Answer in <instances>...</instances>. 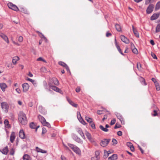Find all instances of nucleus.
<instances>
[{"instance_id": "3c124183", "label": "nucleus", "mask_w": 160, "mask_h": 160, "mask_svg": "<svg viewBox=\"0 0 160 160\" xmlns=\"http://www.w3.org/2000/svg\"><path fill=\"white\" fill-rule=\"evenodd\" d=\"M37 61H43V62H46V61L43 59L41 57H40L38 58L37 59Z\"/></svg>"}, {"instance_id": "69168bd1", "label": "nucleus", "mask_w": 160, "mask_h": 160, "mask_svg": "<svg viewBox=\"0 0 160 160\" xmlns=\"http://www.w3.org/2000/svg\"><path fill=\"white\" fill-rule=\"evenodd\" d=\"M112 35V34L111 33H109L108 32H107L106 34V36L107 37H109V36H111Z\"/></svg>"}, {"instance_id": "aec40b11", "label": "nucleus", "mask_w": 160, "mask_h": 160, "mask_svg": "<svg viewBox=\"0 0 160 160\" xmlns=\"http://www.w3.org/2000/svg\"><path fill=\"white\" fill-rule=\"evenodd\" d=\"M132 30L133 31V32L135 35V36L137 37V38L139 37V34L137 30L136 29H135L134 28V26L132 25Z\"/></svg>"}, {"instance_id": "2f4dec72", "label": "nucleus", "mask_w": 160, "mask_h": 160, "mask_svg": "<svg viewBox=\"0 0 160 160\" xmlns=\"http://www.w3.org/2000/svg\"><path fill=\"white\" fill-rule=\"evenodd\" d=\"M25 138V134L23 130H21V138L24 139Z\"/></svg>"}, {"instance_id": "f704fd0d", "label": "nucleus", "mask_w": 160, "mask_h": 160, "mask_svg": "<svg viewBox=\"0 0 160 160\" xmlns=\"http://www.w3.org/2000/svg\"><path fill=\"white\" fill-rule=\"evenodd\" d=\"M160 8V1L158 2L156 4L155 10H157L159 9Z\"/></svg>"}, {"instance_id": "b1692460", "label": "nucleus", "mask_w": 160, "mask_h": 160, "mask_svg": "<svg viewBox=\"0 0 160 160\" xmlns=\"http://www.w3.org/2000/svg\"><path fill=\"white\" fill-rule=\"evenodd\" d=\"M4 124L5 128H9L10 127V125L9 124V122L8 120L5 119L4 121Z\"/></svg>"}, {"instance_id": "c756f323", "label": "nucleus", "mask_w": 160, "mask_h": 160, "mask_svg": "<svg viewBox=\"0 0 160 160\" xmlns=\"http://www.w3.org/2000/svg\"><path fill=\"white\" fill-rule=\"evenodd\" d=\"M109 151H108V152H107L106 150H104V158H106L108 157V156L109 153Z\"/></svg>"}, {"instance_id": "39448f33", "label": "nucleus", "mask_w": 160, "mask_h": 160, "mask_svg": "<svg viewBox=\"0 0 160 160\" xmlns=\"http://www.w3.org/2000/svg\"><path fill=\"white\" fill-rule=\"evenodd\" d=\"M154 5L153 4H150L146 10V12L147 14L151 13L153 10Z\"/></svg>"}, {"instance_id": "5701e85b", "label": "nucleus", "mask_w": 160, "mask_h": 160, "mask_svg": "<svg viewBox=\"0 0 160 160\" xmlns=\"http://www.w3.org/2000/svg\"><path fill=\"white\" fill-rule=\"evenodd\" d=\"M52 83L56 85H58L59 84V83L58 80L55 78H52Z\"/></svg>"}, {"instance_id": "13d9d810", "label": "nucleus", "mask_w": 160, "mask_h": 160, "mask_svg": "<svg viewBox=\"0 0 160 160\" xmlns=\"http://www.w3.org/2000/svg\"><path fill=\"white\" fill-rule=\"evenodd\" d=\"M21 11L25 13H27V11L26 10L24 9L23 8L21 9Z\"/></svg>"}, {"instance_id": "f257e3e1", "label": "nucleus", "mask_w": 160, "mask_h": 160, "mask_svg": "<svg viewBox=\"0 0 160 160\" xmlns=\"http://www.w3.org/2000/svg\"><path fill=\"white\" fill-rule=\"evenodd\" d=\"M28 120L26 114L23 112H21V123L25 125L27 123Z\"/></svg>"}, {"instance_id": "1a4fd4ad", "label": "nucleus", "mask_w": 160, "mask_h": 160, "mask_svg": "<svg viewBox=\"0 0 160 160\" xmlns=\"http://www.w3.org/2000/svg\"><path fill=\"white\" fill-rule=\"evenodd\" d=\"M23 91L24 92H26L29 89V86L28 83H24L22 85Z\"/></svg>"}, {"instance_id": "4468645a", "label": "nucleus", "mask_w": 160, "mask_h": 160, "mask_svg": "<svg viewBox=\"0 0 160 160\" xmlns=\"http://www.w3.org/2000/svg\"><path fill=\"white\" fill-rule=\"evenodd\" d=\"M159 16V14L157 13H154L151 17V20H153L158 18Z\"/></svg>"}, {"instance_id": "6ab92c4d", "label": "nucleus", "mask_w": 160, "mask_h": 160, "mask_svg": "<svg viewBox=\"0 0 160 160\" xmlns=\"http://www.w3.org/2000/svg\"><path fill=\"white\" fill-rule=\"evenodd\" d=\"M73 150L77 154H81V152L80 149L77 146L74 148Z\"/></svg>"}, {"instance_id": "bf43d9fd", "label": "nucleus", "mask_w": 160, "mask_h": 160, "mask_svg": "<svg viewBox=\"0 0 160 160\" xmlns=\"http://www.w3.org/2000/svg\"><path fill=\"white\" fill-rule=\"evenodd\" d=\"M15 90L16 92H17L18 93H20V89L19 88H16L15 89Z\"/></svg>"}, {"instance_id": "dca6fc26", "label": "nucleus", "mask_w": 160, "mask_h": 160, "mask_svg": "<svg viewBox=\"0 0 160 160\" xmlns=\"http://www.w3.org/2000/svg\"><path fill=\"white\" fill-rule=\"evenodd\" d=\"M115 45H116V46L117 47V49H118V51L122 55H124V54L122 52V50L121 49V48H120V47H119V46L117 44V42H116V39H115Z\"/></svg>"}, {"instance_id": "0eeeda50", "label": "nucleus", "mask_w": 160, "mask_h": 160, "mask_svg": "<svg viewBox=\"0 0 160 160\" xmlns=\"http://www.w3.org/2000/svg\"><path fill=\"white\" fill-rule=\"evenodd\" d=\"M58 64L61 66L64 67L68 71H69L70 72L69 67L68 65L64 62L62 61H60L58 62Z\"/></svg>"}, {"instance_id": "864d4df0", "label": "nucleus", "mask_w": 160, "mask_h": 160, "mask_svg": "<svg viewBox=\"0 0 160 160\" xmlns=\"http://www.w3.org/2000/svg\"><path fill=\"white\" fill-rule=\"evenodd\" d=\"M127 145L128 147H129L130 148L133 146L132 144L130 142H128L127 143Z\"/></svg>"}, {"instance_id": "4c0bfd02", "label": "nucleus", "mask_w": 160, "mask_h": 160, "mask_svg": "<svg viewBox=\"0 0 160 160\" xmlns=\"http://www.w3.org/2000/svg\"><path fill=\"white\" fill-rule=\"evenodd\" d=\"M30 127L32 129H35L36 126L33 122H32L30 123Z\"/></svg>"}, {"instance_id": "7c9ffc66", "label": "nucleus", "mask_w": 160, "mask_h": 160, "mask_svg": "<svg viewBox=\"0 0 160 160\" xmlns=\"http://www.w3.org/2000/svg\"><path fill=\"white\" fill-rule=\"evenodd\" d=\"M115 27L117 31L118 32L121 31V28L120 25L118 24H117L115 25Z\"/></svg>"}, {"instance_id": "49530a36", "label": "nucleus", "mask_w": 160, "mask_h": 160, "mask_svg": "<svg viewBox=\"0 0 160 160\" xmlns=\"http://www.w3.org/2000/svg\"><path fill=\"white\" fill-rule=\"evenodd\" d=\"M116 122V120L115 119L113 118L111 121L110 124L111 125H113Z\"/></svg>"}, {"instance_id": "338daca9", "label": "nucleus", "mask_w": 160, "mask_h": 160, "mask_svg": "<svg viewBox=\"0 0 160 160\" xmlns=\"http://www.w3.org/2000/svg\"><path fill=\"white\" fill-rule=\"evenodd\" d=\"M62 160H66V158L65 157L63 156L62 155L61 157Z\"/></svg>"}, {"instance_id": "a19ab883", "label": "nucleus", "mask_w": 160, "mask_h": 160, "mask_svg": "<svg viewBox=\"0 0 160 160\" xmlns=\"http://www.w3.org/2000/svg\"><path fill=\"white\" fill-rule=\"evenodd\" d=\"M132 51L133 53L135 54H137L138 53V51L137 48H135L132 49Z\"/></svg>"}, {"instance_id": "6e6552de", "label": "nucleus", "mask_w": 160, "mask_h": 160, "mask_svg": "<svg viewBox=\"0 0 160 160\" xmlns=\"http://www.w3.org/2000/svg\"><path fill=\"white\" fill-rule=\"evenodd\" d=\"M49 85L50 88L57 92H60V91H61L60 89L56 86L52 85L50 84H49Z\"/></svg>"}, {"instance_id": "473e14b6", "label": "nucleus", "mask_w": 160, "mask_h": 160, "mask_svg": "<svg viewBox=\"0 0 160 160\" xmlns=\"http://www.w3.org/2000/svg\"><path fill=\"white\" fill-rule=\"evenodd\" d=\"M99 151H96L95 152V157H96L98 159H100L99 157Z\"/></svg>"}, {"instance_id": "f8f14e48", "label": "nucleus", "mask_w": 160, "mask_h": 160, "mask_svg": "<svg viewBox=\"0 0 160 160\" xmlns=\"http://www.w3.org/2000/svg\"><path fill=\"white\" fill-rule=\"evenodd\" d=\"M38 118L39 121L41 122L42 124H44V123L46 121L44 118L40 115H38Z\"/></svg>"}, {"instance_id": "603ef678", "label": "nucleus", "mask_w": 160, "mask_h": 160, "mask_svg": "<svg viewBox=\"0 0 160 160\" xmlns=\"http://www.w3.org/2000/svg\"><path fill=\"white\" fill-rule=\"evenodd\" d=\"M121 127V125L119 124H117V123H116L115 126L114 127V128L116 129L118 128H119Z\"/></svg>"}, {"instance_id": "c03bdc74", "label": "nucleus", "mask_w": 160, "mask_h": 160, "mask_svg": "<svg viewBox=\"0 0 160 160\" xmlns=\"http://www.w3.org/2000/svg\"><path fill=\"white\" fill-rule=\"evenodd\" d=\"M137 67L138 70H140L141 68V63H138L137 64Z\"/></svg>"}, {"instance_id": "4be33fe9", "label": "nucleus", "mask_w": 160, "mask_h": 160, "mask_svg": "<svg viewBox=\"0 0 160 160\" xmlns=\"http://www.w3.org/2000/svg\"><path fill=\"white\" fill-rule=\"evenodd\" d=\"M31 158L28 154H25L23 157V160H31Z\"/></svg>"}, {"instance_id": "cd10ccee", "label": "nucleus", "mask_w": 160, "mask_h": 160, "mask_svg": "<svg viewBox=\"0 0 160 160\" xmlns=\"http://www.w3.org/2000/svg\"><path fill=\"white\" fill-rule=\"evenodd\" d=\"M19 60V58L18 57H15L13 58L12 62V63L15 64L17 62V61Z\"/></svg>"}, {"instance_id": "052dcab7", "label": "nucleus", "mask_w": 160, "mask_h": 160, "mask_svg": "<svg viewBox=\"0 0 160 160\" xmlns=\"http://www.w3.org/2000/svg\"><path fill=\"white\" fill-rule=\"evenodd\" d=\"M47 132L46 129L44 128H42V133H45Z\"/></svg>"}, {"instance_id": "9d476101", "label": "nucleus", "mask_w": 160, "mask_h": 160, "mask_svg": "<svg viewBox=\"0 0 160 160\" xmlns=\"http://www.w3.org/2000/svg\"><path fill=\"white\" fill-rule=\"evenodd\" d=\"M15 138V133L14 132H12L10 138V140L11 142L12 143Z\"/></svg>"}, {"instance_id": "a211bd4d", "label": "nucleus", "mask_w": 160, "mask_h": 160, "mask_svg": "<svg viewBox=\"0 0 160 160\" xmlns=\"http://www.w3.org/2000/svg\"><path fill=\"white\" fill-rule=\"evenodd\" d=\"M0 87L2 90L4 92L5 90V88L7 87V85L5 83H2L0 84Z\"/></svg>"}, {"instance_id": "79ce46f5", "label": "nucleus", "mask_w": 160, "mask_h": 160, "mask_svg": "<svg viewBox=\"0 0 160 160\" xmlns=\"http://www.w3.org/2000/svg\"><path fill=\"white\" fill-rule=\"evenodd\" d=\"M14 5V4H13L11 2H9L8 4V8L10 9H11L12 8Z\"/></svg>"}, {"instance_id": "e433bc0d", "label": "nucleus", "mask_w": 160, "mask_h": 160, "mask_svg": "<svg viewBox=\"0 0 160 160\" xmlns=\"http://www.w3.org/2000/svg\"><path fill=\"white\" fill-rule=\"evenodd\" d=\"M85 119L87 120V121L89 122V123L92 122V119L91 118H89L87 117H85Z\"/></svg>"}, {"instance_id": "bb28decb", "label": "nucleus", "mask_w": 160, "mask_h": 160, "mask_svg": "<svg viewBox=\"0 0 160 160\" xmlns=\"http://www.w3.org/2000/svg\"><path fill=\"white\" fill-rule=\"evenodd\" d=\"M85 134L86 135L87 138L88 139V140L92 138L91 134L88 132L86 131L85 132Z\"/></svg>"}, {"instance_id": "8fccbe9b", "label": "nucleus", "mask_w": 160, "mask_h": 160, "mask_svg": "<svg viewBox=\"0 0 160 160\" xmlns=\"http://www.w3.org/2000/svg\"><path fill=\"white\" fill-rule=\"evenodd\" d=\"M153 113H152V116H156L157 115V112L156 110H154L153 111Z\"/></svg>"}, {"instance_id": "4d7b16f0", "label": "nucleus", "mask_w": 160, "mask_h": 160, "mask_svg": "<svg viewBox=\"0 0 160 160\" xmlns=\"http://www.w3.org/2000/svg\"><path fill=\"white\" fill-rule=\"evenodd\" d=\"M112 142L114 144H116L117 143V141L115 139H113Z\"/></svg>"}, {"instance_id": "5fc2aeb1", "label": "nucleus", "mask_w": 160, "mask_h": 160, "mask_svg": "<svg viewBox=\"0 0 160 160\" xmlns=\"http://www.w3.org/2000/svg\"><path fill=\"white\" fill-rule=\"evenodd\" d=\"M102 110H98L97 111V113L99 115L102 114Z\"/></svg>"}, {"instance_id": "ddd939ff", "label": "nucleus", "mask_w": 160, "mask_h": 160, "mask_svg": "<svg viewBox=\"0 0 160 160\" xmlns=\"http://www.w3.org/2000/svg\"><path fill=\"white\" fill-rule=\"evenodd\" d=\"M78 132L81 135V136L82 137L83 139H85V136L84 134L83 133V132L82 130L80 128H78L77 129Z\"/></svg>"}, {"instance_id": "423d86ee", "label": "nucleus", "mask_w": 160, "mask_h": 160, "mask_svg": "<svg viewBox=\"0 0 160 160\" xmlns=\"http://www.w3.org/2000/svg\"><path fill=\"white\" fill-rule=\"evenodd\" d=\"M121 40L124 43L128 44L129 42V40L123 35H121L120 36Z\"/></svg>"}, {"instance_id": "72a5a7b5", "label": "nucleus", "mask_w": 160, "mask_h": 160, "mask_svg": "<svg viewBox=\"0 0 160 160\" xmlns=\"http://www.w3.org/2000/svg\"><path fill=\"white\" fill-rule=\"evenodd\" d=\"M155 87L156 88V89L158 91H159L160 90V86L158 82H156V83L155 84Z\"/></svg>"}, {"instance_id": "2eb2a0df", "label": "nucleus", "mask_w": 160, "mask_h": 160, "mask_svg": "<svg viewBox=\"0 0 160 160\" xmlns=\"http://www.w3.org/2000/svg\"><path fill=\"white\" fill-rule=\"evenodd\" d=\"M36 150L38 152H40L42 153H47V151L44 150H43L38 147H36Z\"/></svg>"}, {"instance_id": "ea45409f", "label": "nucleus", "mask_w": 160, "mask_h": 160, "mask_svg": "<svg viewBox=\"0 0 160 160\" xmlns=\"http://www.w3.org/2000/svg\"><path fill=\"white\" fill-rule=\"evenodd\" d=\"M160 31V23L158 24L156 27V32H158Z\"/></svg>"}, {"instance_id": "a878e982", "label": "nucleus", "mask_w": 160, "mask_h": 160, "mask_svg": "<svg viewBox=\"0 0 160 160\" xmlns=\"http://www.w3.org/2000/svg\"><path fill=\"white\" fill-rule=\"evenodd\" d=\"M115 113L118 118L119 119L120 121H121L122 120L123 118H122V116L119 113L117 112H115Z\"/></svg>"}, {"instance_id": "e2e57ef3", "label": "nucleus", "mask_w": 160, "mask_h": 160, "mask_svg": "<svg viewBox=\"0 0 160 160\" xmlns=\"http://www.w3.org/2000/svg\"><path fill=\"white\" fill-rule=\"evenodd\" d=\"M80 87H78L76 89V91L77 92H80Z\"/></svg>"}, {"instance_id": "f3484780", "label": "nucleus", "mask_w": 160, "mask_h": 160, "mask_svg": "<svg viewBox=\"0 0 160 160\" xmlns=\"http://www.w3.org/2000/svg\"><path fill=\"white\" fill-rule=\"evenodd\" d=\"M117 158V155L116 154H114L112 155L111 157H109L108 158V160H112V159L116 160Z\"/></svg>"}, {"instance_id": "774afa93", "label": "nucleus", "mask_w": 160, "mask_h": 160, "mask_svg": "<svg viewBox=\"0 0 160 160\" xmlns=\"http://www.w3.org/2000/svg\"><path fill=\"white\" fill-rule=\"evenodd\" d=\"M151 0H146L145 1V4L146 5L148 4L150 2Z\"/></svg>"}, {"instance_id": "6e6d98bb", "label": "nucleus", "mask_w": 160, "mask_h": 160, "mask_svg": "<svg viewBox=\"0 0 160 160\" xmlns=\"http://www.w3.org/2000/svg\"><path fill=\"white\" fill-rule=\"evenodd\" d=\"M28 80L29 81L31 82L33 84H34L35 82V81L34 80L29 78H28Z\"/></svg>"}, {"instance_id": "0e129e2a", "label": "nucleus", "mask_w": 160, "mask_h": 160, "mask_svg": "<svg viewBox=\"0 0 160 160\" xmlns=\"http://www.w3.org/2000/svg\"><path fill=\"white\" fill-rule=\"evenodd\" d=\"M117 134L119 136H121L122 135V132L121 131H119L117 132Z\"/></svg>"}, {"instance_id": "37998d69", "label": "nucleus", "mask_w": 160, "mask_h": 160, "mask_svg": "<svg viewBox=\"0 0 160 160\" xmlns=\"http://www.w3.org/2000/svg\"><path fill=\"white\" fill-rule=\"evenodd\" d=\"M90 125L91 127L93 129H95L96 128L94 123L92 122L90 123Z\"/></svg>"}, {"instance_id": "680f3d73", "label": "nucleus", "mask_w": 160, "mask_h": 160, "mask_svg": "<svg viewBox=\"0 0 160 160\" xmlns=\"http://www.w3.org/2000/svg\"><path fill=\"white\" fill-rule=\"evenodd\" d=\"M131 49H132L135 48L134 44L132 42L131 43Z\"/></svg>"}, {"instance_id": "412c9836", "label": "nucleus", "mask_w": 160, "mask_h": 160, "mask_svg": "<svg viewBox=\"0 0 160 160\" xmlns=\"http://www.w3.org/2000/svg\"><path fill=\"white\" fill-rule=\"evenodd\" d=\"M67 100L68 101L69 103L72 106L75 108L77 107L78 106V104L75 103L73 102L70 99H69L68 98H67Z\"/></svg>"}, {"instance_id": "09e8293b", "label": "nucleus", "mask_w": 160, "mask_h": 160, "mask_svg": "<svg viewBox=\"0 0 160 160\" xmlns=\"http://www.w3.org/2000/svg\"><path fill=\"white\" fill-rule=\"evenodd\" d=\"M89 140L92 143L94 144H96L95 142L94 139L93 138H92L91 139H90Z\"/></svg>"}, {"instance_id": "c9c22d12", "label": "nucleus", "mask_w": 160, "mask_h": 160, "mask_svg": "<svg viewBox=\"0 0 160 160\" xmlns=\"http://www.w3.org/2000/svg\"><path fill=\"white\" fill-rule=\"evenodd\" d=\"M42 125L44 126H47L49 128H50L51 127V125L50 123L49 122H47L46 121L44 123V124Z\"/></svg>"}, {"instance_id": "9b49d317", "label": "nucleus", "mask_w": 160, "mask_h": 160, "mask_svg": "<svg viewBox=\"0 0 160 160\" xmlns=\"http://www.w3.org/2000/svg\"><path fill=\"white\" fill-rule=\"evenodd\" d=\"M0 151L2 153V154L5 155L7 154L8 151V146H6L2 150H0Z\"/></svg>"}, {"instance_id": "c85d7f7f", "label": "nucleus", "mask_w": 160, "mask_h": 160, "mask_svg": "<svg viewBox=\"0 0 160 160\" xmlns=\"http://www.w3.org/2000/svg\"><path fill=\"white\" fill-rule=\"evenodd\" d=\"M100 128L102 131L105 132H108V129L106 128H104L102 125H100L99 126Z\"/></svg>"}, {"instance_id": "de8ad7c7", "label": "nucleus", "mask_w": 160, "mask_h": 160, "mask_svg": "<svg viewBox=\"0 0 160 160\" xmlns=\"http://www.w3.org/2000/svg\"><path fill=\"white\" fill-rule=\"evenodd\" d=\"M69 147L73 150L74 148L76 147L74 145L72 144H68Z\"/></svg>"}, {"instance_id": "20e7f679", "label": "nucleus", "mask_w": 160, "mask_h": 160, "mask_svg": "<svg viewBox=\"0 0 160 160\" xmlns=\"http://www.w3.org/2000/svg\"><path fill=\"white\" fill-rule=\"evenodd\" d=\"M110 141V139H104L103 140H102L101 142L100 143V145L102 147H105L107 146L109 142Z\"/></svg>"}, {"instance_id": "f03ea898", "label": "nucleus", "mask_w": 160, "mask_h": 160, "mask_svg": "<svg viewBox=\"0 0 160 160\" xmlns=\"http://www.w3.org/2000/svg\"><path fill=\"white\" fill-rule=\"evenodd\" d=\"M1 106L2 110L5 113H7L8 110L9 106L6 102H3L1 103Z\"/></svg>"}, {"instance_id": "58836bf2", "label": "nucleus", "mask_w": 160, "mask_h": 160, "mask_svg": "<svg viewBox=\"0 0 160 160\" xmlns=\"http://www.w3.org/2000/svg\"><path fill=\"white\" fill-rule=\"evenodd\" d=\"M11 9L16 11H18L19 10L18 7L15 5H13V7Z\"/></svg>"}, {"instance_id": "393cba45", "label": "nucleus", "mask_w": 160, "mask_h": 160, "mask_svg": "<svg viewBox=\"0 0 160 160\" xmlns=\"http://www.w3.org/2000/svg\"><path fill=\"white\" fill-rule=\"evenodd\" d=\"M74 140L77 142H78L80 144H82L83 143V141L80 139L78 137H75L74 138Z\"/></svg>"}, {"instance_id": "a18cd8bd", "label": "nucleus", "mask_w": 160, "mask_h": 160, "mask_svg": "<svg viewBox=\"0 0 160 160\" xmlns=\"http://www.w3.org/2000/svg\"><path fill=\"white\" fill-rule=\"evenodd\" d=\"M151 55L154 59H157L156 56L153 52H151Z\"/></svg>"}, {"instance_id": "7ed1b4c3", "label": "nucleus", "mask_w": 160, "mask_h": 160, "mask_svg": "<svg viewBox=\"0 0 160 160\" xmlns=\"http://www.w3.org/2000/svg\"><path fill=\"white\" fill-rule=\"evenodd\" d=\"M0 37H1L5 42L8 44L9 43V41L7 36L4 33L0 32Z\"/></svg>"}]
</instances>
